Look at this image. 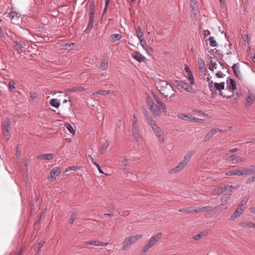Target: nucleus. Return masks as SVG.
<instances>
[{
  "instance_id": "f257e3e1",
  "label": "nucleus",
  "mask_w": 255,
  "mask_h": 255,
  "mask_svg": "<svg viewBox=\"0 0 255 255\" xmlns=\"http://www.w3.org/2000/svg\"><path fill=\"white\" fill-rule=\"evenodd\" d=\"M157 88L162 95L167 97L170 91H174L172 86L167 81L164 80H159L157 83Z\"/></svg>"
},
{
  "instance_id": "f03ea898",
  "label": "nucleus",
  "mask_w": 255,
  "mask_h": 255,
  "mask_svg": "<svg viewBox=\"0 0 255 255\" xmlns=\"http://www.w3.org/2000/svg\"><path fill=\"white\" fill-rule=\"evenodd\" d=\"M193 155V152L188 153L184 157L183 159L174 168L171 169L169 171L170 173H177L182 170L188 164L190 160L191 157Z\"/></svg>"
},
{
  "instance_id": "7ed1b4c3",
  "label": "nucleus",
  "mask_w": 255,
  "mask_h": 255,
  "mask_svg": "<svg viewBox=\"0 0 255 255\" xmlns=\"http://www.w3.org/2000/svg\"><path fill=\"white\" fill-rule=\"evenodd\" d=\"M162 237L161 233H158L155 235L152 236L147 244L144 247L142 250V254L144 255L150 248L153 247Z\"/></svg>"
},
{
  "instance_id": "20e7f679",
  "label": "nucleus",
  "mask_w": 255,
  "mask_h": 255,
  "mask_svg": "<svg viewBox=\"0 0 255 255\" xmlns=\"http://www.w3.org/2000/svg\"><path fill=\"white\" fill-rule=\"evenodd\" d=\"M246 201H242L238 204L237 208L236 209L230 217V220L234 221L236 219L240 217L244 213V210L246 209Z\"/></svg>"
},
{
  "instance_id": "39448f33",
  "label": "nucleus",
  "mask_w": 255,
  "mask_h": 255,
  "mask_svg": "<svg viewBox=\"0 0 255 255\" xmlns=\"http://www.w3.org/2000/svg\"><path fill=\"white\" fill-rule=\"evenodd\" d=\"M142 237V235L137 234L136 235H131L127 237L123 242V250H125L129 246L136 243L137 241Z\"/></svg>"
},
{
  "instance_id": "423d86ee",
  "label": "nucleus",
  "mask_w": 255,
  "mask_h": 255,
  "mask_svg": "<svg viewBox=\"0 0 255 255\" xmlns=\"http://www.w3.org/2000/svg\"><path fill=\"white\" fill-rule=\"evenodd\" d=\"M9 125L10 121L9 119L8 118L5 119L2 124V134L5 137H6L7 139L8 138V136L9 135Z\"/></svg>"
},
{
  "instance_id": "0eeeda50",
  "label": "nucleus",
  "mask_w": 255,
  "mask_h": 255,
  "mask_svg": "<svg viewBox=\"0 0 255 255\" xmlns=\"http://www.w3.org/2000/svg\"><path fill=\"white\" fill-rule=\"evenodd\" d=\"M149 105V109L151 111L152 114L154 116H159L162 111L160 107L155 104L153 102H150Z\"/></svg>"
},
{
  "instance_id": "6e6552de",
  "label": "nucleus",
  "mask_w": 255,
  "mask_h": 255,
  "mask_svg": "<svg viewBox=\"0 0 255 255\" xmlns=\"http://www.w3.org/2000/svg\"><path fill=\"white\" fill-rule=\"evenodd\" d=\"M131 56L139 62H143L145 59L144 56L136 51H134L132 53Z\"/></svg>"
},
{
  "instance_id": "1a4fd4ad",
  "label": "nucleus",
  "mask_w": 255,
  "mask_h": 255,
  "mask_svg": "<svg viewBox=\"0 0 255 255\" xmlns=\"http://www.w3.org/2000/svg\"><path fill=\"white\" fill-rule=\"evenodd\" d=\"M180 87L181 89H182L183 90L186 92L191 93H195V89L191 86H189L187 83H186L184 81H182Z\"/></svg>"
},
{
  "instance_id": "9d476101",
  "label": "nucleus",
  "mask_w": 255,
  "mask_h": 255,
  "mask_svg": "<svg viewBox=\"0 0 255 255\" xmlns=\"http://www.w3.org/2000/svg\"><path fill=\"white\" fill-rule=\"evenodd\" d=\"M61 169L59 167H55L50 171V175L48 177V179H55L61 173Z\"/></svg>"
},
{
  "instance_id": "9b49d317",
  "label": "nucleus",
  "mask_w": 255,
  "mask_h": 255,
  "mask_svg": "<svg viewBox=\"0 0 255 255\" xmlns=\"http://www.w3.org/2000/svg\"><path fill=\"white\" fill-rule=\"evenodd\" d=\"M210 64L209 69L210 71L213 72L215 69H218L217 62L218 60L216 57H210Z\"/></svg>"
},
{
  "instance_id": "f8f14e48",
  "label": "nucleus",
  "mask_w": 255,
  "mask_h": 255,
  "mask_svg": "<svg viewBox=\"0 0 255 255\" xmlns=\"http://www.w3.org/2000/svg\"><path fill=\"white\" fill-rule=\"evenodd\" d=\"M95 5L94 1H91L89 5V18H94Z\"/></svg>"
},
{
  "instance_id": "ddd939ff",
  "label": "nucleus",
  "mask_w": 255,
  "mask_h": 255,
  "mask_svg": "<svg viewBox=\"0 0 255 255\" xmlns=\"http://www.w3.org/2000/svg\"><path fill=\"white\" fill-rule=\"evenodd\" d=\"M232 68L236 77L239 79L242 80L243 79V76L241 73L239 66L237 65V64H234Z\"/></svg>"
},
{
  "instance_id": "4468645a",
  "label": "nucleus",
  "mask_w": 255,
  "mask_h": 255,
  "mask_svg": "<svg viewBox=\"0 0 255 255\" xmlns=\"http://www.w3.org/2000/svg\"><path fill=\"white\" fill-rule=\"evenodd\" d=\"M198 64L200 72L206 75V73L208 72V70L205 68V64L203 60L199 59L198 61Z\"/></svg>"
},
{
  "instance_id": "2eb2a0df",
  "label": "nucleus",
  "mask_w": 255,
  "mask_h": 255,
  "mask_svg": "<svg viewBox=\"0 0 255 255\" xmlns=\"http://www.w3.org/2000/svg\"><path fill=\"white\" fill-rule=\"evenodd\" d=\"M228 79H229V81H230L229 84L231 85V86L230 85H229V83H228L229 80H227V84L228 85L227 86V89H228V90L230 92H233L235 90L237 89L236 83L234 79H229V78H228Z\"/></svg>"
},
{
  "instance_id": "dca6fc26",
  "label": "nucleus",
  "mask_w": 255,
  "mask_h": 255,
  "mask_svg": "<svg viewBox=\"0 0 255 255\" xmlns=\"http://www.w3.org/2000/svg\"><path fill=\"white\" fill-rule=\"evenodd\" d=\"M54 157L53 153H45L43 154L38 155L37 158L42 160H50Z\"/></svg>"
},
{
  "instance_id": "f3484780",
  "label": "nucleus",
  "mask_w": 255,
  "mask_h": 255,
  "mask_svg": "<svg viewBox=\"0 0 255 255\" xmlns=\"http://www.w3.org/2000/svg\"><path fill=\"white\" fill-rule=\"evenodd\" d=\"M85 245H90L93 246H106L108 245V243H103L102 242L99 241H88L85 242Z\"/></svg>"
},
{
  "instance_id": "a211bd4d",
  "label": "nucleus",
  "mask_w": 255,
  "mask_h": 255,
  "mask_svg": "<svg viewBox=\"0 0 255 255\" xmlns=\"http://www.w3.org/2000/svg\"><path fill=\"white\" fill-rule=\"evenodd\" d=\"M229 160L230 161H236L235 162H233L234 163H237L239 162H244L245 160L244 157H241L239 156H237L235 154H232L229 157Z\"/></svg>"
},
{
  "instance_id": "6ab92c4d",
  "label": "nucleus",
  "mask_w": 255,
  "mask_h": 255,
  "mask_svg": "<svg viewBox=\"0 0 255 255\" xmlns=\"http://www.w3.org/2000/svg\"><path fill=\"white\" fill-rule=\"evenodd\" d=\"M15 15V11H10V12H6L3 14L4 18L6 19V20H10L13 24H15L14 17Z\"/></svg>"
},
{
  "instance_id": "aec40b11",
  "label": "nucleus",
  "mask_w": 255,
  "mask_h": 255,
  "mask_svg": "<svg viewBox=\"0 0 255 255\" xmlns=\"http://www.w3.org/2000/svg\"><path fill=\"white\" fill-rule=\"evenodd\" d=\"M218 207H211V206H205L203 207H196V213L203 212V211H212L215 209H217Z\"/></svg>"
},
{
  "instance_id": "412c9836",
  "label": "nucleus",
  "mask_w": 255,
  "mask_h": 255,
  "mask_svg": "<svg viewBox=\"0 0 255 255\" xmlns=\"http://www.w3.org/2000/svg\"><path fill=\"white\" fill-rule=\"evenodd\" d=\"M146 120L148 124L150 126L153 130L154 129H157V128L159 127L155 121L151 117L147 116Z\"/></svg>"
},
{
  "instance_id": "4be33fe9",
  "label": "nucleus",
  "mask_w": 255,
  "mask_h": 255,
  "mask_svg": "<svg viewBox=\"0 0 255 255\" xmlns=\"http://www.w3.org/2000/svg\"><path fill=\"white\" fill-rule=\"evenodd\" d=\"M255 97L253 93H249V95L246 98L245 105L247 107H249L252 105L253 102L254 101Z\"/></svg>"
},
{
  "instance_id": "5701e85b",
  "label": "nucleus",
  "mask_w": 255,
  "mask_h": 255,
  "mask_svg": "<svg viewBox=\"0 0 255 255\" xmlns=\"http://www.w3.org/2000/svg\"><path fill=\"white\" fill-rule=\"evenodd\" d=\"M94 18H89L88 24L87 28L84 30V33H89L90 31L92 30L94 25Z\"/></svg>"
},
{
  "instance_id": "b1692460",
  "label": "nucleus",
  "mask_w": 255,
  "mask_h": 255,
  "mask_svg": "<svg viewBox=\"0 0 255 255\" xmlns=\"http://www.w3.org/2000/svg\"><path fill=\"white\" fill-rule=\"evenodd\" d=\"M86 90V89L82 86H79V87H74L71 88H69L66 89L67 92H77L78 91L79 92H82L85 91Z\"/></svg>"
},
{
  "instance_id": "393cba45",
  "label": "nucleus",
  "mask_w": 255,
  "mask_h": 255,
  "mask_svg": "<svg viewBox=\"0 0 255 255\" xmlns=\"http://www.w3.org/2000/svg\"><path fill=\"white\" fill-rule=\"evenodd\" d=\"M132 134L136 142H139L140 136L139 128L132 129Z\"/></svg>"
},
{
  "instance_id": "a878e982",
  "label": "nucleus",
  "mask_w": 255,
  "mask_h": 255,
  "mask_svg": "<svg viewBox=\"0 0 255 255\" xmlns=\"http://www.w3.org/2000/svg\"><path fill=\"white\" fill-rule=\"evenodd\" d=\"M217 207L219 209L221 212H223L229 208V204L228 203L221 202L220 205Z\"/></svg>"
},
{
  "instance_id": "bb28decb",
  "label": "nucleus",
  "mask_w": 255,
  "mask_h": 255,
  "mask_svg": "<svg viewBox=\"0 0 255 255\" xmlns=\"http://www.w3.org/2000/svg\"><path fill=\"white\" fill-rule=\"evenodd\" d=\"M122 38V35L117 33L113 34L110 37V41L113 42L120 40Z\"/></svg>"
},
{
  "instance_id": "cd10ccee",
  "label": "nucleus",
  "mask_w": 255,
  "mask_h": 255,
  "mask_svg": "<svg viewBox=\"0 0 255 255\" xmlns=\"http://www.w3.org/2000/svg\"><path fill=\"white\" fill-rule=\"evenodd\" d=\"M197 7L196 0H190V10L194 15L196 14V8Z\"/></svg>"
},
{
  "instance_id": "c85d7f7f",
  "label": "nucleus",
  "mask_w": 255,
  "mask_h": 255,
  "mask_svg": "<svg viewBox=\"0 0 255 255\" xmlns=\"http://www.w3.org/2000/svg\"><path fill=\"white\" fill-rule=\"evenodd\" d=\"M240 225L245 228H251L254 227V224L252 222H243L240 223Z\"/></svg>"
},
{
  "instance_id": "c756f323",
  "label": "nucleus",
  "mask_w": 255,
  "mask_h": 255,
  "mask_svg": "<svg viewBox=\"0 0 255 255\" xmlns=\"http://www.w3.org/2000/svg\"><path fill=\"white\" fill-rule=\"evenodd\" d=\"M196 207H190L182 209H180L179 212H184L186 213H196Z\"/></svg>"
},
{
  "instance_id": "7c9ffc66",
  "label": "nucleus",
  "mask_w": 255,
  "mask_h": 255,
  "mask_svg": "<svg viewBox=\"0 0 255 255\" xmlns=\"http://www.w3.org/2000/svg\"><path fill=\"white\" fill-rule=\"evenodd\" d=\"M214 88L219 91H221L225 89V82H221L220 83H214Z\"/></svg>"
},
{
  "instance_id": "2f4dec72",
  "label": "nucleus",
  "mask_w": 255,
  "mask_h": 255,
  "mask_svg": "<svg viewBox=\"0 0 255 255\" xmlns=\"http://www.w3.org/2000/svg\"><path fill=\"white\" fill-rule=\"evenodd\" d=\"M253 173H254V171L253 170L248 168H243L242 170H240V176L250 174Z\"/></svg>"
},
{
  "instance_id": "473e14b6",
  "label": "nucleus",
  "mask_w": 255,
  "mask_h": 255,
  "mask_svg": "<svg viewBox=\"0 0 255 255\" xmlns=\"http://www.w3.org/2000/svg\"><path fill=\"white\" fill-rule=\"evenodd\" d=\"M226 175L227 176H233V175L240 176V170L237 169H235L234 170H232L227 172L226 173Z\"/></svg>"
},
{
  "instance_id": "72a5a7b5",
  "label": "nucleus",
  "mask_w": 255,
  "mask_h": 255,
  "mask_svg": "<svg viewBox=\"0 0 255 255\" xmlns=\"http://www.w3.org/2000/svg\"><path fill=\"white\" fill-rule=\"evenodd\" d=\"M217 132V129H213L212 130L209 131L205 135V140H209L210 138H211L213 135L216 133Z\"/></svg>"
},
{
  "instance_id": "f704fd0d",
  "label": "nucleus",
  "mask_w": 255,
  "mask_h": 255,
  "mask_svg": "<svg viewBox=\"0 0 255 255\" xmlns=\"http://www.w3.org/2000/svg\"><path fill=\"white\" fill-rule=\"evenodd\" d=\"M139 42L140 45L142 46L143 49L146 51L147 53H148L149 50L147 47V43L144 40V38H142V39H139Z\"/></svg>"
},
{
  "instance_id": "c9c22d12",
  "label": "nucleus",
  "mask_w": 255,
  "mask_h": 255,
  "mask_svg": "<svg viewBox=\"0 0 255 255\" xmlns=\"http://www.w3.org/2000/svg\"><path fill=\"white\" fill-rule=\"evenodd\" d=\"M156 102L158 103L159 106H160L161 111L163 113H166V108L165 104L162 102V100L160 99H157Z\"/></svg>"
},
{
  "instance_id": "e433bc0d",
  "label": "nucleus",
  "mask_w": 255,
  "mask_h": 255,
  "mask_svg": "<svg viewBox=\"0 0 255 255\" xmlns=\"http://www.w3.org/2000/svg\"><path fill=\"white\" fill-rule=\"evenodd\" d=\"M136 35L138 39H142L143 37V33L141 27L140 26H138L137 27V30L136 31Z\"/></svg>"
},
{
  "instance_id": "4c0bfd02",
  "label": "nucleus",
  "mask_w": 255,
  "mask_h": 255,
  "mask_svg": "<svg viewBox=\"0 0 255 255\" xmlns=\"http://www.w3.org/2000/svg\"><path fill=\"white\" fill-rule=\"evenodd\" d=\"M155 134L156 136L158 137V140L159 141L161 142H163L164 141L163 133L161 129L158 130V131L156 132Z\"/></svg>"
},
{
  "instance_id": "58836bf2",
  "label": "nucleus",
  "mask_w": 255,
  "mask_h": 255,
  "mask_svg": "<svg viewBox=\"0 0 255 255\" xmlns=\"http://www.w3.org/2000/svg\"><path fill=\"white\" fill-rule=\"evenodd\" d=\"M50 105L54 108H58L60 105V103L57 99H53L50 101Z\"/></svg>"
},
{
  "instance_id": "ea45409f",
  "label": "nucleus",
  "mask_w": 255,
  "mask_h": 255,
  "mask_svg": "<svg viewBox=\"0 0 255 255\" xmlns=\"http://www.w3.org/2000/svg\"><path fill=\"white\" fill-rule=\"evenodd\" d=\"M231 196V193L226 194L223 195L221 199V202L228 203V202L230 199Z\"/></svg>"
},
{
  "instance_id": "a19ab883",
  "label": "nucleus",
  "mask_w": 255,
  "mask_h": 255,
  "mask_svg": "<svg viewBox=\"0 0 255 255\" xmlns=\"http://www.w3.org/2000/svg\"><path fill=\"white\" fill-rule=\"evenodd\" d=\"M177 117L179 119L181 120H188L190 121L192 120V116L190 115H185L184 114H180L178 115Z\"/></svg>"
},
{
  "instance_id": "79ce46f5",
  "label": "nucleus",
  "mask_w": 255,
  "mask_h": 255,
  "mask_svg": "<svg viewBox=\"0 0 255 255\" xmlns=\"http://www.w3.org/2000/svg\"><path fill=\"white\" fill-rule=\"evenodd\" d=\"M208 40L210 42V45L211 46L216 47L217 46V43L213 36L209 37Z\"/></svg>"
},
{
  "instance_id": "37998d69",
  "label": "nucleus",
  "mask_w": 255,
  "mask_h": 255,
  "mask_svg": "<svg viewBox=\"0 0 255 255\" xmlns=\"http://www.w3.org/2000/svg\"><path fill=\"white\" fill-rule=\"evenodd\" d=\"M205 236V234L203 233H200V234H198L193 237V239L195 241H198L202 239Z\"/></svg>"
},
{
  "instance_id": "c03bdc74",
  "label": "nucleus",
  "mask_w": 255,
  "mask_h": 255,
  "mask_svg": "<svg viewBox=\"0 0 255 255\" xmlns=\"http://www.w3.org/2000/svg\"><path fill=\"white\" fill-rule=\"evenodd\" d=\"M109 93V92L107 90H99L93 93V95H95V94H99L101 95H106Z\"/></svg>"
},
{
  "instance_id": "a18cd8bd",
  "label": "nucleus",
  "mask_w": 255,
  "mask_h": 255,
  "mask_svg": "<svg viewBox=\"0 0 255 255\" xmlns=\"http://www.w3.org/2000/svg\"><path fill=\"white\" fill-rule=\"evenodd\" d=\"M108 61L107 59H104L101 63L100 67L103 68L104 69H106L108 67Z\"/></svg>"
},
{
  "instance_id": "49530a36",
  "label": "nucleus",
  "mask_w": 255,
  "mask_h": 255,
  "mask_svg": "<svg viewBox=\"0 0 255 255\" xmlns=\"http://www.w3.org/2000/svg\"><path fill=\"white\" fill-rule=\"evenodd\" d=\"M74 45V43H65L63 45V47L66 50H71L72 47Z\"/></svg>"
},
{
  "instance_id": "de8ad7c7",
  "label": "nucleus",
  "mask_w": 255,
  "mask_h": 255,
  "mask_svg": "<svg viewBox=\"0 0 255 255\" xmlns=\"http://www.w3.org/2000/svg\"><path fill=\"white\" fill-rule=\"evenodd\" d=\"M129 165V162L127 159H124L122 162L121 167L123 169H126Z\"/></svg>"
},
{
  "instance_id": "09e8293b",
  "label": "nucleus",
  "mask_w": 255,
  "mask_h": 255,
  "mask_svg": "<svg viewBox=\"0 0 255 255\" xmlns=\"http://www.w3.org/2000/svg\"><path fill=\"white\" fill-rule=\"evenodd\" d=\"M182 83V81L178 80H173L172 81V83L177 87H180L181 86V84Z\"/></svg>"
},
{
  "instance_id": "8fccbe9b",
  "label": "nucleus",
  "mask_w": 255,
  "mask_h": 255,
  "mask_svg": "<svg viewBox=\"0 0 255 255\" xmlns=\"http://www.w3.org/2000/svg\"><path fill=\"white\" fill-rule=\"evenodd\" d=\"M65 127L67 128V129L70 131V132L72 133H74L75 132V130L72 127V126L69 123H66L65 124Z\"/></svg>"
},
{
  "instance_id": "3c124183",
  "label": "nucleus",
  "mask_w": 255,
  "mask_h": 255,
  "mask_svg": "<svg viewBox=\"0 0 255 255\" xmlns=\"http://www.w3.org/2000/svg\"><path fill=\"white\" fill-rule=\"evenodd\" d=\"M225 188L224 186H221L217 188V189H215V190H217L216 194H220L223 193L224 192H225Z\"/></svg>"
},
{
  "instance_id": "603ef678",
  "label": "nucleus",
  "mask_w": 255,
  "mask_h": 255,
  "mask_svg": "<svg viewBox=\"0 0 255 255\" xmlns=\"http://www.w3.org/2000/svg\"><path fill=\"white\" fill-rule=\"evenodd\" d=\"M243 44L245 46H247L249 44V37L248 35H245L243 38Z\"/></svg>"
},
{
  "instance_id": "864d4df0",
  "label": "nucleus",
  "mask_w": 255,
  "mask_h": 255,
  "mask_svg": "<svg viewBox=\"0 0 255 255\" xmlns=\"http://www.w3.org/2000/svg\"><path fill=\"white\" fill-rule=\"evenodd\" d=\"M77 217V214L76 213L74 212L72 214L71 216V218L69 220V222L70 224H72L74 221V220L76 219Z\"/></svg>"
},
{
  "instance_id": "5fc2aeb1",
  "label": "nucleus",
  "mask_w": 255,
  "mask_h": 255,
  "mask_svg": "<svg viewBox=\"0 0 255 255\" xmlns=\"http://www.w3.org/2000/svg\"><path fill=\"white\" fill-rule=\"evenodd\" d=\"M188 79L189 81L190 82L191 85H194L195 84L194 82V78L192 75V74H190L189 75H187Z\"/></svg>"
},
{
  "instance_id": "6e6d98bb",
  "label": "nucleus",
  "mask_w": 255,
  "mask_h": 255,
  "mask_svg": "<svg viewBox=\"0 0 255 255\" xmlns=\"http://www.w3.org/2000/svg\"><path fill=\"white\" fill-rule=\"evenodd\" d=\"M110 0H105V7H104V9L103 10V14H105L106 13L107 10L108 8V6H109V5L110 3Z\"/></svg>"
},
{
  "instance_id": "4d7b16f0",
  "label": "nucleus",
  "mask_w": 255,
  "mask_h": 255,
  "mask_svg": "<svg viewBox=\"0 0 255 255\" xmlns=\"http://www.w3.org/2000/svg\"><path fill=\"white\" fill-rule=\"evenodd\" d=\"M224 186L225 188V191H228L230 192L229 193H231V192H232V189L234 188L232 186H229L228 185H224Z\"/></svg>"
},
{
  "instance_id": "13d9d810",
  "label": "nucleus",
  "mask_w": 255,
  "mask_h": 255,
  "mask_svg": "<svg viewBox=\"0 0 255 255\" xmlns=\"http://www.w3.org/2000/svg\"><path fill=\"white\" fill-rule=\"evenodd\" d=\"M109 145V143L108 141L103 143L102 146V150L103 152L105 151L108 149Z\"/></svg>"
},
{
  "instance_id": "bf43d9fd",
  "label": "nucleus",
  "mask_w": 255,
  "mask_h": 255,
  "mask_svg": "<svg viewBox=\"0 0 255 255\" xmlns=\"http://www.w3.org/2000/svg\"><path fill=\"white\" fill-rule=\"evenodd\" d=\"M37 98V95L35 92H32L30 93V98L33 101L35 100Z\"/></svg>"
},
{
  "instance_id": "052dcab7",
  "label": "nucleus",
  "mask_w": 255,
  "mask_h": 255,
  "mask_svg": "<svg viewBox=\"0 0 255 255\" xmlns=\"http://www.w3.org/2000/svg\"><path fill=\"white\" fill-rule=\"evenodd\" d=\"M216 76L217 77L220 78H223L224 76H225V75L221 71H218L216 73Z\"/></svg>"
},
{
  "instance_id": "680f3d73",
  "label": "nucleus",
  "mask_w": 255,
  "mask_h": 255,
  "mask_svg": "<svg viewBox=\"0 0 255 255\" xmlns=\"http://www.w3.org/2000/svg\"><path fill=\"white\" fill-rule=\"evenodd\" d=\"M15 82L14 81H10L9 83V89H14L15 88Z\"/></svg>"
},
{
  "instance_id": "e2e57ef3",
  "label": "nucleus",
  "mask_w": 255,
  "mask_h": 255,
  "mask_svg": "<svg viewBox=\"0 0 255 255\" xmlns=\"http://www.w3.org/2000/svg\"><path fill=\"white\" fill-rule=\"evenodd\" d=\"M44 243H45V241H43V242H40L38 244L37 247H36L38 249V251H37L38 252H39L41 248L43 247V246L44 244Z\"/></svg>"
},
{
  "instance_id": "0e129e2a",
  "label": "nucleus",
  "mask_w": 255,
  "mask_h": 255,
  "mask_svg": "<svg viewBox=\"0 0 255 255\" xmlns=\"http://www.w3.org/2000/svg\"><path fill=\"white\" fill-rule=\"evenodd\" d=\"M6 168L7 169V170L8 172H9V173H13L15 171V169H16V167H15V165H14L13 167L10 168V169H9L7 167H6Z\"/></svg>"
},
{
  "instance_id": "69168bd1",
  "label": "nucleus",
  "mask_w": 255,
  "mask_h": 255,
  "mask_svg": "<svg viewBox=\"0 0 255 255\" xmlns=\"http://www.w3.org/2000/svg\"><path fill=\"white\" fill-rule=\"evenodd\" d=\"M214 84V83L213 82V81H211V82H208V86L211 91H212V90L214 88V86H213Z\"/></svg>"
},
{
  "instance_id": "338daca9",
  "label": "nucleus",
  "mask_w": 255,
  "mask_h": 255,
  "mask_svg": "<svg viewBox=\"0 0 255 255\" xmlns=\"http://www.w3.org/2000/svg\"><path fill=\"white\" fill-rule=\"evenodd\" d=\"M185 71L186 73H187V75H189L190 74H191V73H191V70H190V68H189L188 66H186L185 67Z\"/></svg>"
},
{
  "instance_id": "774afa93",
  "label": "nucleus",
  "mask_w": 255,
  "mask_h": 255,
  "mask_svg": "<svg viewBox=\"0 0 255 255\" xmlns=\"http://www.w3.org/2000/svg\"><path fill=\"white\" fill-rule=\"evenodd\" d=\"M137 122H133L132 125V130L133 129L138 128V126L137 125Z\"/></svg>"
}]
</instances>
